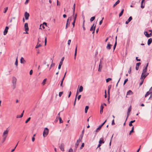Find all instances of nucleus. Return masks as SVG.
Returning <instances> with one entry per match:
<instances>
[{
    "mask_svg": "<svg viewBox=\"0 0 152 152\" xmlns=\"http://www.w3.org/2000/svg\"><path fill=\"white\" fill-rule=\"evenodd\" d=\"M24 15L25 18L26 20H28L29 16V14L27 12H25Z\"/></svg>",
    "mask_w": 152,
    "mask_h": 152,
    "instance_id": "6e6552de",
    "label": "nucleus"
},
{
    "mask_svg": "<svg viewBox=\"0 0 152 152\" xmlns=\"http://www.w3.org/2000/svg\"><path fill=\"white\" fill-rule=\"evenodd\" d=\"M75 3L74 4L73 7V16H74V15L75 11Z\"/></svg>",
    "mask_w": 152,
    "mask_h": 152,
    "instance_id": "cd10ccee",
    "label": "nucleus"
},
{
    "mask_svg": "<svg viewBox=\"0 0 152 152\" xmlns=\"http://www.w3.org/2000/svg\"><path fill=\"white\" fill-rule=\"evenodd\" d=\"M25 62V61L24 58L22 57L20 58V63L22 64H24Z\"/></svg>",
    "mask_w": 152,
    "mask_h": 152,
    "instance_id": "4be33fe9",
    "label": "nucleus"
},
{
    "mask_svg": "<svg viewBox=\"0 0 152 152\" xmlns=\"http://www.w3.org/2000/svg\"><path fill=\"white\" fill-rule=\"evenodd\" d=\"M104 139L102 138H101L100 139L99 141V143L100 144H102L104 143Z\"/></svg>",
    "mask_w": 152,
    "mask_h": 152,
    "instance_id": "412c9836",
    "label": "nucleus"
},
{
    "mask_svg": "<svg viewBox=\"0 0 152 152\" xmlns=\"http://www.w3.org/2000/svg\"><path fill=\"white\" fill-rule=\"evenodd\" d=\"M133 94V92L131 90H129L127 93L126 96L130 95Z\"/></svg>",
    "mask_w": 152,
    "mask_h": 152,
    "instance_id": "6ab92c4d",
    "label": "nucleus"
},
{
    "mask_svg": "<svg viewBox=\"0 0 152 152\" xmlns=\"http://www.w3.org/2000/svg\"><path fill=\"white\" fill-rule=\"evenodd\" d=\"M136 60L137 61H141L140 59H138V57H136Z\"/></svg>",
    "mask_w": 152,
    "mask_h": 152,
    "instance_id": "69168bd1",
    "label": "nucleus"
},
{
    "mask_svg": "<svg viewBox=\"0 0 152 152\" xmlns=\"http://www.w3.org/2000/svg\"><path fill=\"white\" fill-rule=\"evenodd\" d=\"M24 113V111H23L22 112L21 115H18L17 116V117H16V118H22L23 116V113Z\"/></svg>",
    "mask_w": 152,
    "mask_h": 152,
    "instance_id": "a211bd4d",
    "label": "nucleus"
},
{
    "mask_svg": "<svg viewBox=\"0 0 152 152\" xmlns=\"http://www.w3.org/2000/svg\"><path fill=\"white\" fill-rule=\"evenodd\" d=\"M46 43H47V38H46V37H45V45H46Z\"/></svg>",
    "mask_w": 152,
    "mask_h": 152,
    "instance_id": "6e6d98bb",
    "label": "nucleus"
},
{
    "mask_svg": "<svg viewBox=\"0 0 152 152\" xmlns=\"http://www.w3.org/2000/svg\"><path fill=\"white\" fill-rule=\"evenodd\" d=\"M58 118H59V123H62L63 122V121H62L61 118L59 116Z\"/></svg>",
    "mask_w": 152,
    "mask_h": 152,
    "instance_id": "c9c22d12",
    "label": "nucleus"
},
{
    "mask_svg": "<svg viewBox=\"0 0 152 152\" xmlns=\"http://www.w3.org/2000/svg\"><path fill=\"white\" fill-rule=\"evenodd\" d=\"M132 17L131 16L128 19L126 22V24H128L129 22L131 21L132 20Z\"/></svg>",
    "mask_w": 152,
    "mask_h": 152,
    "instance_id": "4468645a",
    "label": "nucleus"
},
{
    "mask_svg": "<svg viewBox=\"0 0 152 152\" xmlns=\"http://www.w3.org/2000/svg\"><path fill=\"white\" fill-rule=\"evenodd\" d=\"M101 126H99V127L96 129V130L94 132H99V130H100L101 128Z\"/></svg>",
    "mask_w": 152,
    "mask_h": 152,
    "instance_id": "5701e85b",
    "label": "nucleus"
},
{
    "mask_svg": "<svg viewBox=\"0 0 152 152\" xmlns=\"http://www.w3.org/2000/svg\"><path fill=\"white\" fill-rule=\"evenodd\" d=\"M83 134H81L80 136L79 139H80L81 140H82V138L83 137Z\"/></svg>",
    "mask_w": 152,
    "mask_h": 152,
    "instance_id": "864d4df0",
    "label": "nucleus"
},
{
    "mask_svg": "<svg viewBox=\"0 0 152 152\" xmlns=\"http://www.w3.org/2000/svg\"><path fill=\"white\" fill-rule=\"evenodd\" d=\"M9 131V130H8V128L6 130L4 131L3 132L2 137H7L8 133Z\"/></svg>",
    "mask_w": 152,
    "mask_h": 152,
    "instance_id": "39448f33",
    "label": "nucleus"
},
{
    "mask_svg": "<svg viewBox=\"0 0 152 152\" xmlns=\"http://www.w3.org/2000/svg\"><path fill=\"white\" fill-rule=\"evenodd\" d=\"M94 25V24L91 27V28L90 29V31H93L92 32V34H94V33L95 28L96 25L94 26V28H93Z\"/></svg>",
    "mask_w": 152,
    "mask_h": 152,
    "instance_id": "f8f14e48",
    "label": "nucleus"
},
{
    "mask_svg": "<svg viewBox=\"0 0 152 152\" xmlns=\"http://www.w3.org/2000/svg\"><path fill=\"white\" fill-rule=\"evenodd\" d=\"M79 143H78V142H76L75 144V147L76 148H77L79 145Z\"/></svg>",
    "mask_w": 152,
    "mask_h": 152,
    "instance_id": "09e8293b",
    "label": "nucleus"
},
{
    "mask_svg": "<svg viewBox=\"0 0 152 152\" xmlns=\"http://www.w3.org/2000/svg\"><path fill=\"white\" fill-rule=\"evenodd\" d=\"M83 29L84 30H86V28H85V27H84V23H83Z\"/></svg>",
    "mask_w": 152,
    "mask_h": 152,
    "instance_id": "e2e57ef3",
    "label": "nucleus"
},
{
    "mask_svg": "<svg viewBox=\"0 0 152 152\" xmlns=\"http://www.w3.org/2000/svg\"><path fill=\"white\" fill-rule=\"evenodd\" d=\"M81 140L80 139H79L77 140L76 142H78V143H79L81 141Z\"/></svg>",
    "mask_w": 152,
    "mask_h": 152,
    "instance_id": "5fc2aeb1",
    "label": "nucleus"
},
{
    "mask_svg": "<svg viewBox=\"0 0 152 152\" xmlns=\"http://www.w3.org/2000/svg\"><path fill=\"white\" fill-rule=\"evenodd\" d=\"M142 79V80H141V81L140 83V84H139L140 86H141L144 80V79Z\"/></svg>",
    "mask_w": 152,
    "mask_h": 152,
    "instance_id": "4c0bfd02",
    "label": "nucleus"
},
{
    "mask_svg": "<svg viewBox=\"0 0 152 152\" xmlns=\"http://www.w3.org/2000/svg\"><path fill=\"white\" fill-rule=\"evenodd\" d=\"M75 21L76 20H73V22L72 23V24L73 25V27H74V26H75Z\"/></svg>",
    "mask_w": 152,
    "mask_h": 152,
    "instance_id": "3c124183",
    "label": "nucleus"
},
{
    "mask_svg": "<svg viewBox=\"0 0 152 152\" xmlns=\"http://www.w3.org/2000/svg\"><path fill=\"white\" fill-rule=\"evenodd\" d=\"M111 87V85H110L108 87V93H109Z\"/></svg>",
    "mask_w": 152,
    "mask_h": 152,
    "instance_id": "58836bf2",
    "label": "nucleus"
},
{
    "mask_svg": "<svg viewBox=\"0 0 152 152\" xmlns=\"http://www.w3.org/2000/svg\"><path fill=\"white\" fill-rule=\"evenodd\" d=\"M83 88L82 86H80L79 89V92H81L83 91Z\"/></svg>",
    "mask_w": 152,
    "mask_h": 152,
    "instance_id": "bb28decb",
    "label": "nucleus"
},
{
    "mask_svg": "<svg viewBox=\"0 0 152 152\" xmlns=\"http://www.w3.org/2000/svg\"><path fill=\"white\" fill-rule=\"evenodd\" d=\"M41 26H42V27L44 29L45 28V26H47V23H46L44 22L43 23V24L42 25L41 24L40 25V27L39 28H41Z\"/></svg>",
    "mask_w": 152,
    "mask_h": 152,
    "instance_id": "dca6fc26",
    "label": "nucleus"
},
{
    "mask_svg": "<svg viewBox=\"0 0 152 152\" xmlns=\"http://www.w3.org/2000/svg\"><path fill=\"white\" fill-rule=\"evenodd\" d=\"M68 152H73L72 149L71 148H70L69 149Z\"/></svg>",
    "mask_w": 152,
    "mask_h": 152,
    "instance_id": "0e129e2a",
    "label": "nucleus"
},
{
    "mask_svg": "<svg viewBox=\"0 0 152 152\" xmlns=\"http://www.w3.org/2000/svg\"><path fill=\"white\" fill-rule=\"evenodd\" d=\"M71 40L70 39H69L68 40V44L69 45H70V43H71Z\"/></svg>",
    "mask_w": 152,
    "mask_h": 152,
    "instance_id": "603ef678",
    "label": "nucleus"
},
{
    "mask_svg": "<svg viewBox=\"0 0 152 152\" xmlns=\"http://www.w3.org/2000/svg\"><path fill=\"white\" fill-rule=\"evenodd\" d=\"M131 69L132 67H130L129 69V70L128 71V72L129 74H130L131 72Z\"/></svg>",
    "mask_w": 152,
    "mask_h": 152,
    "instance_id": "49530a36",
    "label": "nucleus"
},
{
    "mask_svg": "<svg viewBox=\"0 0 152 152\" xmlns=\"http://www.w3.org/2000/svg\"><path fill=\"white\" fill-rule=\"evenodd\" d=\"M84 146V143H82L81 147L80 148V149H82L83 148Z\"/></svg>",
    "mask_w": 152,
    "mask_h": 152,
    "instance_id": "a18cd8bd",
    "label": "nucleus"
},
{
    "mask_svg": "<svg viewBox=\"0 0 152 152\" xmlns=\"http://www.w3.org/2000/svg\"><path fill=\"white\" fill-rule=\"evenodd\" d=\"M107 120H106L104 122H103L101 125H100V126H101V127L104 125V124L106 122V121Z\"/></svg>",
    "mask_w": 152,
    "mask_h": 152,
    "instance_id": "13d9d810",
    "label": "nucleus"
},
{
    "mask_svg": "<svg viewBox=\"0 0 152 152\" xmlns=\"http://www.w3.org/2000/svg\"><path fill=\"white\" fill-rule=\"evenodd\" d=\"M128 81V79L127 78L124 81V85L126 83V82Z\"/></svg>",
    "mask_w": 152,
    "mask_h": 152,
    "instance_id": "8fccbe9b",
    "label": "nucleus"
},
{
    "mask_svg": "<svg viewBox=\"0 0 152 152\" xmlns=\"http://www.w3.org/2000/svg\"><path fill=\"white\" fill-rule=\"evenodd\" d=\"M131 109H132L131 106L130 105L128 110V111H127V117L126 119V120L125 122L126 121L127 119V118L128 117V116L129 115V113H130V112L131 111Z\"/></svg>",
    "mask_w": 152,
    "mask_h": 152,
    "instance_id": "0eeeda50",
    "label": "nucleus"
},
{
    "mask_svg": "<svg viewBox=\"0 0 152 152\" xmlns=\"http://www.w3.org/2000/svg\"><path fill=\"white\" fill-rule=\"evenodd\" d=\"M47 80V79L45 78L44 79V80L43 81V82H42V84L43 85H44L45 84V82Z\"/></svg>",
    "mask_w": 152,
    "mask_h": 152,
    "instance_id": "2f4dec72",
    "label": "nucleus"
},
{
    "mask_svg": "<svg viewBox=\"0 0 152 152\" xmlns=\"http://www.w3.org/2000/svg\"><path fill=\"white\" fill-rule=\"evenodd\" d=\"M64 144L63 143H61L60 145L59 146V148L62 151H64Z\"/></svg>",
    "mask_w": 152,
    "mask_h": 152,
    "instance_id": "1a4fd4ad",
    "label": "nucleus"
},
{
    "mask_svg": "<svg viewBox=\"0 0 152 152\" xmlns=\"http://www.w3.org/2000/svg\"><path fill=\"white\" fill-rule=\"evenodd\" d=\"M18 57L17 56V57L16 58V61H15V65H16V66L17 67L18 65Z\"/></svg>",
    "mask_w": 152,
    "mask_h": 152,
    "instance_id": "7c9ffc66",
    "label": "nucleus"
},
{
    "mask_svg": "<svg viewBox=\"0 0 152 152\" xmlns=\"http://www.w3.org/2000/svg\"><path fill=\"white\" fill-rule=\"evenodd\" d=\"M77 14H75V16L74 17V20H76V18H77Z\"/></svg>",
    "mask_w": 152,
    "mask_h": 152,
    "instance_id": "bf43d9fd",
    "label": "nucleus"
},
{
    "mask_svg": "<svg viewBox=\"0 0 152 152\" xmlns=\"http://www.w3.org/2000/svg\"><path fill=\"white\" fill-rule=\"evenodd\" d=\"M112 46V45L110 44V42H108L107 45L106 47V48L108 50H110L111 49V47Z\"/></svg>",
    "mask_w": 152,
    "mask_h": 152,
    "instance_id": "9b49d317",
    "label": "nucleus"
},
{
    "mask_svg": "<svg viewBox=\"0 0 152 152\" xmlns=\"http://www.w3.org/2000/svg\"><path fill=\"white\" fill-rule=\"evenodd\" d=\"M41 45L40 44H39L38 45V44L36 46L35 48H38L39 47L41 46Z\"/></svg>",
    "mask_w": 152,
    "mask_h": 152,
    "instance_id": "79ce46f5",
    "label": "nucleus"
},
{
    "mask_svg": "<svg viewBox=\"0 0 152 152\" xmlns=\"http://www.w3.org/2000/svg\"><path fill=\"white\" fill-rule=\"evenodd\" d=\"M148 63H147L145 66L143 67L142 72L140 77L141 79H144L148 75L149 73L147 72Z\"/></svg>",
    "mask_w": 152,
    "mask_h": 152,
    "instance_id": "f257e3e1",
    "label": "nucleus"
},
{
    "mask_svg": "<svg viewBox=\"0 0 152 152\" xmlns=\"http://www.w3.org/2000/svg\"><path fill=\"white\" fill-rule=\"evenodd\" d=\"M71 91H70L69 92V94L68 95V98L70 97V96L71 95Z\"/></svg>",
    "mask_w": 152,
    "mask_h": 152,
    "instance_id": "338daca9",
    "label": "nucleus"
},
{
    "mask_svg": "<svg viewBox=\"0 0 152 152\" xmlns=\"http://www.w3.org/2000/svg\"><path fill=\"white\" fill-rule=\"evenodd\" d=\"M149 99H152V94L150 96L149 98Z\"/></svg>",
    "mask_w": 152,
    "mask_h": 152,
    "instance_id": "774afa93",
    "label": "nucleus"
},
{
    "mask_svg": "<svg viewBox=\"0 0 152 152\" xmlns=\"http://www.w3.org/2000/svg\"><path fill=\"white\" fill-rule=\"evenodd\" d=\"M112 80V79L110 78H108L106 79V82L107 83L109 81H110Z\"/></svg>",
    "mask_w": 152,
    "mask_h": 152,
    "instance_id": "ea45409f",
    "label": "nucleus"
},
{
    "mask_svg": "<svg viewBox=\"0 0 152 152\" xmlns=\"http://www.w3.org/2000/svg\"><path fill=\"white\" fill-rule=\"evenodd\" d=\"M144 34L147 37H150L151 36H152V33H150V35L148 34V33L147 31H145L144 32Z\"/></svg>",
    "mask_w": 152,
    "mask_h": 152,
    "instance_id": "9d476101",
    "label": "nucleus"
},
{
    "mask_svg": "<svg viewBox=\"0 0 152 152\" xmlns=\"http://www.w3.org/2000/svg\"><path fill=\"white\" fill-rule=\"evenodd\" d=\"M3 140H2V143H3L5 140L6 138H7V137H3Z\"/></svg>",
    "mask_w": 152,
    "mask_h": 152,
    "instance_id": "a19ab883",
    "label": "nucleus"
},
{
    "mask_svg": "<svg viewBox=\"0 0 152 152\" xmlns=\"http://www.w3.org/2000/svg\"><path fill=\"white\" fill-rule=\"evenodd\" d=\"M32 73H33V70H32L31 69L30 71L29 74L30 75H32Z\"/></svg>",
    "mask_w": 152,
    "mask_h": 152,
    "instance_id": "4d7b16f0",
    "label": "nucleus"
},
{
    "mask_svg": "<svg viewBox=\"0 0 152 152\" xmlns=\"http://www.w3.org/2000/svg\"><path fill=\"white\" fill-rule=\"evenodd\" d=\"M64 57H63L62 58L61 61L60 62L58 66V69H60L61 67V66L63 64V61L64 60Z\"/></svg>",
    "mask_w": 152,
    "mask_h": 152,
    "instance_id": "423d86ee",
    "label": "nucleus"
},
{
    "mask_svg": "<svg viewBox=\"0 0 152 152\" xmlns=\"http://www.w3.org/2000/svg\"><path fill=\"white\" fill-rule=\"evenodd\" d=\"M9 29V28L8 26H6L5 27V30L4 31V35H5L7 34L8 31Z\"/></svg>",
    "mask_w": 152,
    "mask_h": 152,
    "instance_id": "ddd939ff",
    "label": "nucleus"
},
{
    "mask_svg": "<svg viewBox=\"0 0 152 152\" xmlns=\"http://www.w3.org/2000/svg\"><path fill=\"white\" fill-rule=\"evenodd\" d=\"M141 64V63L140 62H139L138 63H137L136 64V69L137 70H138L139 68V66Z\"/></svg>",
    "mask_w": 152,
    "mask_h": 152,
    "instance_id": "2eb2a0df",
    "label": "nucleus"
},
{
    "mask_svg": "<svg viewBox=\"0 0 152 152\" xmlns=\"http://www.w3.org/2000/svg\"><path fill=\"white\" fill-rule=\"evenodd\" d=\"M70 18V20H71V18H69L67 20L66 23V29L68 26H69V24L68 23V21L69 20V18Z\"/></svg>",
    "mask_w": 152,
    "mask_h": 152,
    "instance_id": "f3484780",
    "label": "nucleus"
},
{
    "mask_svg": "<svg viewBox=\"0 0 152 152\" xmlns=\"http://www.w3.org/2000/svg\"><path fill=\"white\" fill-rule=\"evenodd\" d=\"M63 94V92H59V97H61Z\"/></svg>",
    "mask_w": 152,
    "mask_h": 152,
    "instance_id": "de8ad7c7",
    "label": "nucleus"
},
{
    "mask_svg": "<svg viewBox=\"0 0 152 152\" xmlns=\"http://www.w3.org/2000/svg\"><path fill=\"white\" fill-rule=\"evenodd\" d=\"M53 60H52V63L50 65V67L49 69V70H50L51 68L53 66H54V65H55V63H53Z\"/></svg>",
    "mask_w": 152,
    "mask_h": 152,
    "instance_id": "e433bc0d",
    "label": "nucleus"
},
{
    "mask_svg": "<svg viewBox=\"0 0 152 152\" xmlns=\"http://www.w3.org/2000/svg\"><path fill=\"white\" fill-rule=\"evenodd\" d=\"M76 55H77V52H75V54H74V59H75V58H76Z\"/></svg>",
    "mask_w": 152,
    "mask_h": 152,
    "instance_id": "680f3d73",
    "label": "nucleus"
},
{
    "mask_svg": "<svg viewBox=\"0 0 152 152\" xmlns=\"http://www.w3.org/2000/svg\"><path fill=\"white\" fill-rule=\"evenodd\" d=\"M143 2H142V1H141V7L143 9L145 5L144 4V5L143 4Z\"/></svg>",
    "mask_w": 152,
    "mask_h": 152,
    "instance_id": "f704fd0d",
    "label": "nucleus"
},
{
    "mask_svg": "<svg viewBox=\"0 0 152 152\" xmlns=\"http://www.w3.org/2000/svg\"><path fill=\"white\" fill-rule=\"evenodd\" d=\"M24 26L26 32H24V33L28 34V31L29 30V28L28 26V23H25Z\"/></svg>",
    "mask_w": 152,
    "mask_h": 152,
    "instance_id": "7ed1b4c3",
    "label": "nucleus"
},
{
    "mask_svg": "<svg viewBox=\"0 0 152 152\" xmlns=\"http://www.w3.org/2000/svg\"><path fill=\"white\" fill-rule=\"evenodd\" d=\"M116 44H117V42H116V41L115 42V44L113 46V50H114L116 47Z\"/></svg>",
    "mask_w": 152,
    "mask_h": 152,
    "instance_id": "c03bdc74",
    "label": "nucleus"
},
{
    "mask_svg": "<svg viewBox=\"0 0 152 152\" xmlns=\"http://www.w3.org/2000/svg\"><path fill=\"white\" fill-rule=\"evenodd\" d=\"M8 9V7H7L5 8H4V13H5L6 12H7V10Z\"/></svg>",
    "mask_w": 152,
    "mask_h": 152,
    "instance_id": "473e14b6",
    "label": "nucleus"
},
{
    "mask_svg": "<svg viewBox=\"0 0 152 152\" xmlns=\"http://www.w3.org/2000/svg\"><path fill=\"white\" fill-rule=\"evenodd\" d=\"M152 93V91H149L147 92L145 96V97H146L147 96L149 95L150 94Z\"/></svg>",
    "mask_w": 152,
    "mask_h": 152,
    "instance_id": "b1692460",
    "label": "nucleus"
},
{
    "mask_svg": "<svg viewBox=\"0 0 152 152\" xmlns=\"http://www.w3.org/2000/svg\"><path fill=\"white\" fill-rule=\"evenodd\" d=\"M95 19V17L94 16L91 18L90 20L91 22L93 21Z\"/></svg>",
    "mask_w": 152,
    "mask_h": 152,
    "instance_id": "72a5a7b5",
    "label": "nucleus"
},
{
    "mask_svg": "<svg viewBox=\"0 0 152 152\" xmlns=\"http://www.w3.org/2000/svg\"><path fill=\"white\" fill-rule=\"evenodd\" d=\"M48 133V129L47 128H45L44 130L43 133V136L44 137H45L47 136Z\"/></svg>",
    "mask_w": 152,
    "mask_h": 152,
    "instance_id": "20e7f679",
    "label": "nucleus"
},
{
    "mask_svg": "<svg viewBox=\"0 0 152 152\" xmlns=\"http://www.w3.org/2000/svg\"><path fill=\"white\" fill-rule=\"evenodd\" d=\"M120 2V1L119 0H118L113 5V7H115L116 5L117 4H118Z\"/></svg>",
    "mask_w": 152,
    "mask_h": 152,
    "instance_id": "a878e982",
    "label": "nucleus"
},
{
    "mask_svg": "<svg viewBox=\"0 0 152 152\" xmlns=\"http://www.w3.org/2000/svg\"><path fill=\"white\" fill-rule=\"evenodd\" d=\"M112 125H115V123L114 122V119H113L112 121Z\"/></svg>",
    "mask_w": 152,
    "mask_h": 152,
    "instance_id": "052dcab7",
    "label": "nucleus"
},
{
    "mask_svg": "<svg viewBox=\"0 0 152 152\" xmlns=\"http://www.w3.org/2000/svg\"><path fill=\"white\" fill-rule=\"evenodd\" d=\"M104 107L102 105H101L100 107V113L101 114L103 112V109Z\"/></svg>",
    "mask_w": 152,
    "mask_h": 152,
    "instance_id": "393cba45",
    "label": "nucleus"
},
{
    "mask_svg": "<svg viewBox=\"0 0 152 152\" xmlns=\"http://www.w3.org/2000/svg\"><path fill=\"white\" fill-rule=\"evenodd\" d=\"M30 119H31V118L30 117L28 118V119L26 121L25 123H27L30 120Z\"/></svg>",
    "mask_w": 152,
    "mask_h": 152,
    "instance_id": "37998d69",
    "label": "nucleus"
},
{
    "mask_svg": "<svg viewBox=\"0 0 152 152\" xmlns=\"http://www.w3.org/2000/svg\"><path fill=\"white\" fill-rule=\"evenodd\" d=\"M89 107L88 106H86L85 108V113H86L87 112L88 109Z\"/></svg>",
    "mask_w": 152,
    "mask_h": 152,
    "instance_id": "c756f323",
    "label": "nucleus"
},
{
    "mask_svg": "<svg viewBox=\"0 0 152 152\" xmlns=\"http://www.w3.org/2000/svg\"><path fill=\"white\" fill-rule=\"evenodd\" d=\"M124 9H122L121 12L120 13V14H119V17L121 16L122 15H123V12H124Z\"/></svg>",
    "mask_w": 152,
    "mask_h": 152,
    "instance_id": "c85d7f7f",
    "label": "nucleus"
},
{
    "mask_svg": "<svg viewBox=\"0 0 152 152\" xmlns=\"http://www.w3.org/2000/svg\"><path fill=\"white\" fill-rule=\"evenodd\" d=\"M17 79L15 77H12V83L13 86V89L16 88Z\"/></svg>",
    "mask_w": 152,
    "mask_h": 152,
    "instance_id": "f03ea898",
    "label": "nucleus"
},
{
    "mask_svg": "<svg viewBox=\"0 0 152 152\" xmlns=\"http://www.w3.org/2000/svg\"><path fill=\"white\" fill-rule=\"evenodd\" d=\"M152 42V39L150 38L149 39L148 41V45H149Z\"/></svg>",
    "mask_w": 152,
    "mask_h": 152,
    "instance_id": "aec40b11",
    "label": "nucleus"
}]
</instances>
